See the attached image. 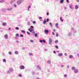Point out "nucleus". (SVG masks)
<instances>
[{"label": "nucleus", "mask_w": 79, "mask_h": 79, "mask_svg": "<svg viewBox=\"0 0 79 79\" xmlns=\"http://www.w3.org/2000/svg\"><path fill=\"white\" fill-rule=\"evenodd\" d=\"M66 2H67L68 3H69V0H66Z\"/></svg>", "instance_id": "nucleus-46"}, {"label": "nucleus", "mask_w": 79, "mask_h": 79, "mask_svg": "<svg viewBox=\"0 0 79 79\" xmlns=\"http://www.w3.org/2000/svg\"><path fill=\"white\" fill-rule=\"evenodd\" d=\"M16 37H19V35L17 33L16 34Z\"/></svg>", "instance_id": "nucleus-38"}, {"label": "nucleus", "mask_w": 79, "mask_h": 79, "mask_svg": "<svg viewBox=\"0 0 79 79\" xmlns=\"http://www.w3.org/2000/svg\"><path fill=\"white\" fill-rule=\"evenodd\" d=\"M53 53H55V54L56 53V52H55V51H53Z\"/></svg>", "instance_id": "nucleus-61"}, {"label": "nucleus", "mask_w": 79, "mask_h": 79, "mask_svg": "<svg viewBox=\"0 0 79 79\" xmlns=\"http://www.w3.org/2000/svg\"><path fill=\"white\" fill-rule=\"evenodd\" d=\"M9 55H11V54H12V53H11V52H9Z\"/></svg>", "instance_id": "nucleus-44"}, {"label": "nucleus", "mask_w": 79, "mask_h": 79, "mask_svg": "<svg viewBox=\"0 0 79 79\" xmlns=\"http://www.w3.org/2000/svg\"><path fill=\"white\" fill-rule=\"evenodd\" d=\"M32 34H35V31H33Z\"/></svg>", "instance_id": "nucleus-52"}, {"label": "nucleus", "mask_w": 79, "mask_h": 79, "mask_svg": "<svg viewBox=\"0 0 79 79\" xmlns=\"http://www.w3.org/2000/svg\"><path fill=\"white\" fill-rule=\"evenodd\" d=\"M55 48H56V49H58V46H55Z\"/></svg>", "instance_id": "nucleus-35"}, {"label": "nucleus", "mask_w": 79, "mask_h": 79, "mask_svg": "<svg viewBox=\"0 0 79 79\" xmlns=\"http://www.w3.org/2000/svg\"><path fill=\"white\" fill-rule=\"evenodd\" d=\"M30 28H31V29H34V26H30Z\"/></svg>", "instance_id": "nucleus-39"}, {"label": "nucleus", "mask_w": 79, "mask_h": 79, "mask_svg": "<svg viewBox=\"0 0 79 79\" xmlns=\"http://www.w3.org/2000/svg\"><path fill=\"white\" fill-rule=\"evenodd\" d=\"M71 69L73 71H74L76 69V68L74 67H72Z\"/></svg>", "instance_id": "nucleus-16"}, {"label": "nucleus", "mask_w": 79, "mask_h": 79, "mask_svg": "<svg viewBox=\"0 0 79 79\" xmlns=\"http://www.w3.org/2000/svg\"><path fill=\"white\" fill-rule=\"evenodd\" d=\"M58 35H59L58 34V33L57 32L56 33V37H58Z\"/></svg>", "instance_id": "nucleus-30"}, {"label": "nucleus", "mask_w": 79, "mask_h": 79, "mask_svg": "<svg viewBox=\"0 0 79 79\" xmlns=\"http://www.w3.org/2000/svg\"><path fill=\"white\" fill-rule=\"evenodd\" d=\"M74 73H78V70L77 69H75L74 70Z\"/></svg>", "instance_id": "nucleus-12"}, {"label": "nucleus", "mask_w": 79, "mask_h": 79, "mask_svg": "<svg viewBox=\"0 0 79 79\" xmlns=\"http://www.w3.org/2000/svg\"><path fill=\"white\" fill-rule=\"evenodd\" d=\"M73 55H70L69 56V58H73Z\"/></svg>", "instance_id": "nucleus-25"}, {"label": "nucleus", "mask_w": 79, "mask_h": 79, "mask_svg": "<svg viewBox=\"0 0 79 79\" xmlns=\"http://www.w3.org/2000/svg\"><path fill=\"white\" fill-rule=\"evenodd\" d=\"M44 50L45 51H47V49H44Z\"/></svg>", "instance_id": "nucleus-64"}, {"label": "nucleus", "mask_w": 79, "mask_h": 79, "mask_svg": "<svg viewBox=\"0 0 79 79\" xmlns=\"http://www.w3.org/2000/svg\"><path fill=\"white\" fill-rule=\"evenodd\" d=\"M7 73H8V74H9V73H11V71L10 70H8L7 72Z\"/></svg>", "instance_id": "nucleus-43"}, {"label": "nucleus", "mask_w": 79, "mask_h": 79, "mask_svg": "<svg viewBox=\"0 0 79 79\" xmlns=\"http://www.w3.org/2000/svg\"><path fill=\"white\" fill-rule=\"evenodd\" d=\"M52 35H55V33H54V32H52Z\"/></svg>", "instance_id": "nucleus-63"}, {"label": "nucleus", "mask_w": 79, "mask_h": 79, "mask_svg": "<svg viewBox=\"0 0 79 79\" xmlns=\"http://www.w3.org/2000/svg\"><path fill=\"white\" fill-rule=\"evenodd\" d=\"M46 21V22H48L49 21V19L47 18Z\"/></svg>", "instance_id": "nucleus-37"}, {"label": "nucleus", "mask_w": 79, "mask_h": 79, "mask_svg": "<svg viewBox=\"0 0 79 79\" xmlns=\"http://www.w3.org/2000/svg\"><path fill=\"white\" fill-rule=\"evenodd\" d=\"M3 61L4 63H5V62H6V59H3Z\"/></svg>", "instance_id": "nucleus-26"}, {"label": "nucleus", "mask_w": 79, "mask_h": 79, "mask_svg": "<svg viewBox=\"0 0 79 79\" xmlns=\"http://www.w3.org/2000/svg\"><path fill=\"white\" fill-rule=\"evenodd\" d=\"M29 8H31V6H29L27 7V11H29Z\"/></svg>", "instance_id": "nucleus-21"}, {"label": "nucleus", "mask_w": 79, "mask_h": 79, "mask_svg": "<svg viewBox=\"0 0 79 79\" xmlns=\"http://www.w3.org/2000/svg\"><path fill=\"white\" fill-rule=\"evenodd\" d=\"M64 77H67V75H66V74H64Z\"/></svg>", "instance_id": "nucleus-49"}, {"label": "nucleus", "mask_w": 79, "mask_h": 79, "mask_svg": "<svg viewBox=\"0 0 79 79\" xmlns=\"http://www.w3.org/2000/svg\"><path fill=\"white\" fill-rule=\"evenodd\" d=\"M15 2V0H11V2L13 3V2Z\"/></svg>", "instance_id": "nucleus-47"}, {"label": "nucleus", "mask_w": 79, "mask_h": 79, "mask_svg": "<svg viewBox=\"0 0 79 79\" xmlns=\"http://www.w3.org/2000/svg\"><path fill=\"white\" fill-rule=\"evenodd\" d=\"M20 37H23V35L22 34H20Z\"/></svg>", "instance_id": "nucleus-51"}, {"label": "nucleus", "mask_w": 79, "mask_h": 79, "mask_svg": "<svg viewBox=\"0 0 79 79\" xmlns=\"http://www.w3.org/2000/svg\"><path fill=\"white\" fill-rule=\"evenodd\" d=\"M9 71H10V72H13V69L11 68H10L9 69Z\"/></svg>", "instance_id": "nucleus-14"}, {"label": "nucleus", "mask_w": 79, "mask_h": 79, "mask_svg": "<svg viewBox=\"0 0 79 79\" xmlns=\"http://www.w3.org/2000/svg\"><path fill=\"white\" fill-rule=\"evenodd\" d=\"M32 74H33V75H34V74H35V72H34V71H32Z\"/></svg>", "instance_id": "nucleus-33"}, {"label": "nucleus", "mask_w": 79, "mask_h": 79, "mask_svg": "<svg viewBox=\"0 0 79 79\" xmlns=\"http://www.w3.org/2000/svg\"><path fill=\"white\" fill-rule=\"evenodd\" d=\"M39 73H36V75H39Z\"/></svg>", "instance_id": "nucleus-62"}, {"label": "nucleus", "mask_w": 79, "mask_h": 79, "mask_svg": "<svg viewBox=\"0 0 79 79\" xmlns=\"http://www.w3.org/2000/svg\"><path fill=\"white\" fill-rule=\"evenodd\" d=\"M21 32L23 34H25V33H26V31H25L24 30H22Z\"/></svg>", "instance_id": "nucleus-24"}, {"label": "nucleus", "mask_w": 79, "mask_h": 79, "mask_svg": "<svg viewBox=\"0 0 79 79\" xmlns=\"http://www.w3.org/2000/svg\"><path fill=\"white\" fill-rule=\"evenodd\" d=\"M3 2H4V0H3L0 1V3H3Z\"/></svg>", "instance_id": "nucleus-36"}, {"label": "nucleus", "mask_w": 79, "mask_h": 79, "mask_svg": "<svg viewBox=\"0 0 79 79\" xmlns=\"http://www.w3.org/2000/svg\"><path fill=\"white\" fill-rule=\"evenodd\" d=\"M37 68L39 70H40L41 69V68L40 67H39V66H38Z\"/></svg>", "instance_id": "nucleus-23"}, {"label": "nucleus", "mask_w": 79, "mask_h": 79, "mask_svg": "<svg viewBox=\"0 0 79 79\" xmlns=\"http://www.w3.org/2000/svg\"><path fill=\"white\" fill-rule=\"evenodd\" d=\"M46 15H47V16H48L49 15V13L48 12H47Z\"/></svg>", "instance_id": "nucleus-53"}, {"label": "nucleus", "mask_w": 79, "mask_h": 79, "mask_svg": "<svg viewBox=\"0 0 79 79\" xmlns=\"http://www.w3.org/2000/svg\"><path fill=\"white\" fill-rule=\"evenodd\" d=\"M40 43H43H43H46V41L44 40H40Z\"/></svg>", "instance_id": "nucleus-5"}, {"label": "nucleus", "mask_w": 79, "mask_h": 79, "mask_svg": "<svg viewBox=\"0 0 79 79\" xmlns=\"http://www.w3.org/2000/svg\"><path fill=\"white\" fill-rule=\"evenodd\" d=\"M59 56H63V54L62 53H60L58 54Z\"/></svg>", "instance_id": "nucleus-15"}, {"label": "nucleus", "mask_w": 79, "mask_h": 79, "mask_svg": "<svg viewBox=\"0 0 79 79\" xmlns=\"http://www.w3.org/2000/svg\"><path fill=\"white\" fill-rule=\"evenodd\" d=\"M44 32L46 34H48L49 33V30H45L44 31Z\"/></svg>", "instance_id": "nucleus-3"}, {"label": "nucleus", "mask_w": 79, "mask_h": 79, "mask_svg": "<svg viewBox=\"0 0 79 79\" xmlns=\"http://www.w3.org/2000/svg\"><path fill=\"white\" fill-rule=\"evenodd\" d=\"M64 2V0H60V3H63Z\"/></svg>", "instance_id": "nucleus-22"}, {"label": "nucleus", "mask_w": 79, "mask_h": 79, "mask_svg": "<svg viewBox=\"0 0 79 79\" xmlns=\"http://www.w3.org/2000/svg\"><path fill=\"white\" fill-rule=\"evenodd\" d=\"M34 35L35 37H37V33H35V34Z\"/></svg>", "instance_id": "nucleus-32"}, {"label": "nucleus", "mask_w": 79, "mask_h": 79, "mask_svg": "<svg viewBox=\"0 0 79 79\" xmlns=\"http://www.w3.org/2000/svg\"><path fill=\"white\" fill-rule=\"evenodd\" d=\"M55 26H56V27L58 26V23H56V24Z\"/></svg>", "instance_id": "nucleus-48"}, {"label": "nucleus", "mask_w": 79, "mask_h": 79, "mask_svg": "<svg viewBox=\"0 0 79 79\" xmlns=\"http://www.w3.org/2000/svg\"><path fill=\"white\" fill-rule=\"evenodd\" d=\"M4 38L6 39H8V36L7 34L5 35H4Z\"/></svg>", "instance_id": "nucleus-7"}, {"label": "nucleus", "mask_w": 79, "mask_h": 79, "mask_svg": "<svg viewBox=\"0 0 79 79\" xmlns=\"http://www.w3.org/2000/svg\"><path fill=\"white\" fill-rule=\"evenodd\" d=\"M19 68L20 69H24V66L23 65H20L19 66Z\"/></svg>", "instance_id": "nucleus-4"}, {"label": "nucleus", "mask_w": 79, "mask_h": 79, "mask_svg": "<svg viewBox=\"0 0 79 79\" xmlns=\"http://www.w3.org/2000/svg\"><path fill=\"white\" fill-rule=\"evenodd\" d=\"M2 55L4 56H5L6 55L5 54V53H3L2 54Z\"/></svg>", "instance_id": "nucleus-59"}, {"label": "nucleus", "mask_w": 79, "mask_h": 79, "mask_svg": "<svg viewBox=\"0 0 79 79\" xmlns=\"http://www.w3.org/2000/svg\"><path fill=\"white\" fill-rule=\"evenodd\" d=\"M65 56H66L67 55V53H65L64 54Z\"/></svg>", "instance_id": "nucleus-60"}, {"label": "nucleus", "mask_w": 79, "mask_h": 79, "mask_svg": "<svg viewBox=\"0 0 79 79\" xmlns=\"http://www.w3.org/2000/svg\"><path fill=\"white\" fill-rule=\"evenodd\" d=\"M47 63H48V64H50V63H51V61L49 60L47 61Z\"/></svg>", "instance_id": "nucleus-31"}, {"label": "nucleus", "mask_w": 79, "mask_h": 79, "mask_svg": "<svg viewBox=\"0 0 79 79\" xmlns=\"http://www.w3.org/2000/svg\"><path fill=\"white\" fill-rule=\"evenodd\" d=\"M52 30L53 31V32H55L56 31V30H55V29H53Z\"/></svg>", "instance_id": "nucleus-58"}, {"label": "nucleus", "mask_w": 79, "mask_h": 79, "mask_svg": "<svg viewBox=\"0 0 79 79\" xmlns=\"http://www.w3.org/2000/svg\"><path fill=\"white\" fill-rule=\"evenodd\" d=\"M33 24H35L36 23V22L35 21H33L32 22Z\"/></svg>", "instance_id": "nucleus-42"}, {"label": "nucleus", "mask_w": 79, "mask_h": 79, "mask_svg": "<svg viewBox=\"0 0 79 79\" xmlns=\"http://www.w3.org/2000/svg\"><path fill=\"white\" fill-rule=\"evenodd\" d=\"M13 5H14V6L15 8H16V7H17V5H16V4H14Z\"/></svg>", "instance_id": "nucleus-29"}, {"label": "nucleus", "mask_w": 79, "mask_h": 79, "mask_svg": "<svg viewBox=\"0 0 79 79\" xmlns=\"http://www.w3.org/2000/svg\"><path fill=\"white\" fill-rule=\"evenodd\" d=\"M30 56H32V54L31 53H30L29 54Z\"/></svg>", "instance_id": "nucleus-54"}, {"label": "nucleus", "mask_w": 79, "mask_h": 79, "mask_svg": "<svg viewBox=\"0 0 79 79\" xmlns=\"http://www.w3.org/2000/svg\"><path fill=\"white\" fill-rule=\"evenodd\" d=\"M72 31H73L74 33H76V30L75 29H74V28H72Z\"/></svg>", "instance_id": "nucleus-8"}, {"label": "nucleus", "mask_w": 79, "mask_h": 79, "mask_svg": "<svg viewBox=\"0 0 79 79\" xmlns=\"http://www.w3.org/2000/svg\"><path fill=\"white\" fill-rule=\"evenodd\" d=\"M47 23V22L46 21V19H44V21L43 22V24H45Z\"/></svg>", "instance_id": "nucleus-9"}, {"label": "nucleus", "mask_w": 79, "mask_h": 79, "mask_svg": "<svg viewBox=\"0 0 79 79\" xmlns=\"http://www.w3.org/2000/svg\"><path fill=\"white\" fill-rule=\"evenodd\" d=\"M15 29L16 30H19V27H16L15 28Z\"/></svg>", "instance_id": "nucleus-41"}, {"label": "nucleus", "mask_w": 79, "mask_h": 79, "mask_svg": "<svg viewBox=\"0 0 79 79\" xmlns=\"http://www.w3.org/2000/svg\"><path fill=\"white\" fill-rule=\"evenodd\" d=\"M15 55H18V53H19V52H18V51H15Z\"/></svg>", "instance_id": "nucleus-20"}, {"label": "nucleus", "mask_w": 79, "mask_h": 79, "mask_svg": "<svg viewBox=\"0 0 79 79\" xmlns=\"http://www.w3.org/2000/svg\"><path fill=\"white\" fill-rule=\"evenodd\" d=\"M13 10V8L11 7L10 8H8L7 9V11H11Z\"/></svg>", "instance_id": "nucleus-10"}, {"label": "nucleus", "mask_w": 79, "mask_h": 79, "mask_svg": "<svg viewBox=\"0 0 79 79\" xmlns=\"http://www.w3.org/2000/svg\"><path fill=\"white\" fill-rule=\"evenodd\" d=\"M28 25H30V22H28Z\"/></svg>", "instance_id": "nucleus-57"}, {"label": "nucleus", "mask_w": 79, "mask_h": 79, "mask_svg": "<svg viewBox=\"0 0 79 79\" xmlns=\"http://www.w3.org/2000/svg\"><path fill=\"white\" fill-rule=\"evenodd\" d=\"M39 19H42V18L40 16L39 18Z\"/></svg>", "instance_id": "nucleus-55"}, {"label": "nucleus", "mask_w": 79, "mask_h": 79, "mask_svg": "<svg viewBox=\"0 0 79 79\" xmlns=\"http://www.w3.org/2000/svg\"><path fill=\"white\" fill-rule=\"evenodd\" d=\"M49 25L51 27H52V24L51 22L49 23Z\"/></svg>", "instance_id": "nucleus-34"}, {"label": "nucleus", "mask_w": 79, "mask_h": 79, "mask_svg": "<svg viewBox=\"0 0 79 79\" xmlns=\"http://www.w3.org/2000/svg\"><path fill=\"white\" fill-rule=\"evenodd\" d=\"M27 34H28V35H31V33L30 32H29V31H27Z\"/></svg>", "instance_id": "nucleus-40"}, {"label": "nucleus", "mask_w": 79, "mask_h": 79, "mask_svg": "<svg viewBox=\"0 0 79 79\" xmlns=\"http://www.w3.org/2000/svg\"><path fill=\"white\" fill-rule=\"evenodd\" d=\"M30 41L31 42V43H33L34 42V41H33V40H30Z\"/></svg>", "instance_id": "nucleus-50"}, {"label": "nucleus", "mask_w": 79, "mask_h": 79, "mask_svg": "<svg viewBox=\"0 0 79 79\" xmlns=\"http://www.w3.org/2000/svg\"><path fill=\"white\" fill-rule=\"evenodd\" d=\"M49 45L52 44V39L51 38H49Z\"/></svg>", "instance_id": "nucleus-2"}, {"label": "nucleus", "mask_w": 79, "mask_h": 79, "mask_svg": "<svg viewBox=\"0 0 79 79\" xmlns=\"http://www.w3.org/2000/svg\"><path fill=\"white\" fill-rule=\"evenodd\" d=\"M22 2H23L22 1V0H18L17 3V5H19L22 3Z\"/></svg>", "instance_id": "nucleus-1"}, {"label": "nucleus", "mask_w": 79, "mask_h": 79, "mask_svg": "<svg viewBox=\"0 0 79 79\" xmlns=\"http://www.w3.org/2000/svg\"><path fill=\"white\" fill-rule=\"evenodd\" d=\"M19 77H22V75H21V74H19Z\"/></svg>", "instance_id": "nucleus-45"}, {"label": "nucleus", "mask_w": 79, "mask_h": 79, "mask_svg": "<svg viewBox=\"0 0 79 79\" xmlns=\"http://www.w3.org/2000/svg\"><path fill=\"white\" fill-rule=\"evenodd\" d=\"M69 7L70 8V9H71V10H73V7L71 6L70 5H69Z\"/></svg>", "instance_id": "nucleus-28"}, {"label": "nucleus", "mask_w": 79, "mask_h": 79, "mask_svg": "<svg viewBox=\"0 0 79 79\" xmlns=\"http://www.w3.org/2000/svg\"><path fill=\"white\" fill-rule=\"evenodd\" d=\"M60 20L61 21V22H63V19H62V17H60Z\"/></svg>", "instance_id": "nucleus-18"}, {"label": "nucleus", "mask_w": 79, "mask_h": 79, "mask_svg": "<svg viewBox=\"0 0 79 79\" xmlns=\"http://www.w3.org/2000/svg\"><path fill=\"white\" fill-rule=\"evenodd\" d=\"M2 11L4 12V13H5L6 11V9H2Z\"/></svg>", "instance_id": "nucleus-11"}, {"label": "nucleus", "mask_w": 79, "mask_h": 79, "mask_svg": "<svg viewBox=\"0 0 79 79\" xmlns=\"http://www.w3.org/2000/svg\"><path fill=\"white\" fill-rule=\"evenodd\" d=\"M63 66H64V65H60V67L61 68H63Z\"/></svg>", "instance_id": "nucleus-56"}, {"label": "nucleus", "mask_w": 79, "mask_h": 79, "mask_svg": "<svg viewBox=\"0 0 79 79\" xmlns=\"http://www.w3.org/2000/svg\"><path fill=\"white\" fill-rule=\"evenodd\" d=\"M28 30L30 32H32L33 31H34V29H32V28H31V27L29 28L28 29Z\"/></svg>", "instance_id": "nucleus-6"}, {"label": "nucleus", "mask_w": 79, "mask_h": 79, "mask_svg": "<svg viewBox=\"0 0 79 79\" xmlns=\"http://www.w3.org/2000/svg\"><path fill=\"white\" fill-rule=\"evenodd\" d=\"M78 8H79V6H78V5H76L75 6V8L76 10H77V9H78Z\"/></svg>", "instance_id": "nucleus-19"}, {"label": "nucleus", "mask_w": 79, "mask_h": 79, "mask_svg": "<svg viewBox=\"0 0 79 79\" xmlns=\"http://www.w3.org/2000/svg\"><path fill=\"white\" fill-rule=\"evenodd\" d=\"M72 35V33L70 32L69 33V34L68 35V36H71Z\"/></svg>", "instance_id": "nucleus-17"}, {"label": "nucleus", "mask_w": 79, "mask_h": 79, "mask_svg": "<svg viewBox=\"0 0 79 79\" xmlns=\"http://www.w3.org/2000/svg\"><path fill=\"white\" fill-rule=\"evenodd\" d=\"M58 40H55V44H57V43H58Z\"/></svg>", "instance_id": "nucleus-27"}, {"label": "nucleus", "mask_w": 79, "mask_h": 79, "mask_svg": "<svg viewBox=\"0 0 79 79\" xmlns=\"http://www.w3.org/2000/svg\"><path fill=\"white\" fill-rule=\"evenodd\" d=\"M2 25L4 26H6V25H7V24L6 23L4 22L2 23Z\"/></svg>", "instance_id": "nucleus-13"}]
</instances>
